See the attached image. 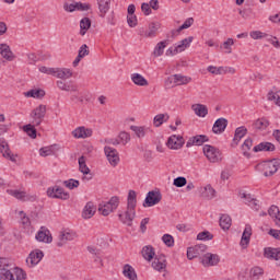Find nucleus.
Instances as JSON below:
<instances>
[{
	"label": "nucleus",
	"instance_id": "nucleus-32",
	"mask_svg": "<svg viewBox=\"0 0 280 280\" xmlns=\"http://www.w3.org/2000/svg\"><path fill=\"white\" fill-rule=\"evenodd\" d=\"M233 220L229 214H222L219 220V224L223 231H229L231 229Z\"/></svg>",
	"mask_w": 280,
	"mask_h": 280
},
{
	"label": "nucleus",
	"instance_id": "nucleus-27",
	"mask_svg": "<svg viewBox=\"0 0 280 280\" xmlns=\"http://www.w3.org/2000/svg\"><path fill=\"white\" fill-rule=\"evenodd\" d=\"M170 45V39H165L163 42H159L153 50L154 58H159L163 56L165 48Z\"/></svg>",
	"mask_w": 280,
	"mask_h": 280
},
{
	"label": "nucleus",
	"instance_id": "nucleus-47",
	"mask_svg": "<svg viewBox=\"0 0 280 280\" xmlns=\"http://www.w3.org/2000/svg\"><path fill=\"white\" fill-rule=\"evenodd\" d=\"M207 71H209V73H212V75H222V73H226V68L209 66Z\"/></svg>",
	"mask_w": 280,
	"mask_h": 280
},
{
	"label": "nucleus",
	"instance_id": "nucleus-20",
	"mask_svg": "<svg viewBox=\"0 0 280 280\" xmlns=\"http://www.w3.org/2000/svg\"><path fill=\"white\" fill-rule=\"evenodd\" d=\"M72 136L74 137V139H88V137L93 136V129L78 127L72 131Z\"/></svg>",
	"mask_w": 280,
	"mask_h": 280
},
{
	"label": "nucleus",
	"instance_id": "nucleus-12",
	"mask_svg": "<svg viewBox=\"0 0 280 280\" xmlns=\"http://www.w3.org/2000/svg\"><path fill=\"white\" fill-rule=\"evenodd\" d=\"M166 145L170 150H180L185 145V139L183 136L173 135L168 138Z\"/></svg>",
	"mask_w": 280,
	"mask_h": 280
},
{
	"label": "nucleus",
	"instance_id": "nucleus-46",
	"mask_svg": "<svg viewBox=\"0 0 280 280\" xmlns=\"http://www.w3.org/2000/svg\"><path fill=\"white\" fill-rule=\"evenodd\" d=\"M130 130L135 132V135L138 137V139H143L145 137V127H139V126H130Z\"/></svg>",
	"mask_w": 280,
	"mask_h": 280
},
{
	"label": "nucleus",
	"instance_id": "nucleus-56",
	"mask_svg": "<svg viewBox=\"0 0 280 280\" xmlns=\"http://www.w3.org/2000/svg\"><path fill=\"white\" fill-rule=\"evenodd\" d=\"M192 25H194V18H188L183 23V25L179 26V31L189 30V27H191Z\"/></svg>",
	"mask_w": 280,
	"mask_h": 280
},
{
	"label": "nucleus",
	"instance_id": "nucleus-26",
	"mask_svg": "<svg viewBox=\"0 0 280 280\" xmlns=\"http://www.w3.org/2000/svg\"><path fill=\"white\" fill-rule=\"evenodd\" d=\"M143 259L147 261H152L156 257V252H154V247L152 245H147L141 250Z\"/></svg>",
	"mask_w": 280,
	"mask_h": 280
},
{
	"label": "nucleus",
	"instance_id": "nucleus-38",
	"mask_svg": "<svg viewBox=\"0 0 280 280\" xmlns=\"http://www.w3.org/2000/svg\"><path fill=\"white\" fill-rule=\"evenodd\" d=\"M270 126V120L266 119V117L258 118L254 124L253 127L256 130H266Z\"/></svg>",
	"mask_w": 280,
	"mask_h": 280
},
{
	"label": "nucleus",
	"instance_id": "nucleus-45",
	"mask_svg": "<svg viewBox=\"0 0 280 280\" xmlns=\"http://www.w3.org/2000/svg\"><path fill=\"white\" fill-rule=\"evenodd\" d=\"M12 271L15 275L16 280H25L27 279V272L23 270L21 267H12Z\"/></svg>",
	"mask_w": 280,
	"mask_h": 280
},
{
	"label": "nucleus",
	"instance_id": "nucleus-34",
	"mask_svg": "<svg viewBox=\"0 0 280 280\" xmlns=\"http://www.w3.org/2000/svg\"><path fill=\"white\" fill-rule=\"evenodd\" d=\"M91 30V19L83 18L80 21V36H86V32Z\"/></svg>",
	"mask_w": 280,
	"mask_h": 280
},
{
	"label": "nucleus",
	"instance_id": "nucleus-62",
	"mask_svg": "<svg viewBox=\"0 0 280 280\" xmlns=\"http://www.w3.org/2000/svg\"><path fill=\"white\" fill-rule=\"evenodd\" d=\"M20 215H21V221L23 226H30V224H32V222L30 221V218L27 217V214H25L24 211H20Z\"/></svg>",
	"mask_w": 280,
	"mask_h": 280
},
{
	"label": "nucleus",
	"instance_id": "nucleus-33",
	"mask_svg": "<svg viewBox=\"0 0 280 280\" xmlns=\"http://www.w3.org/2000/svg\"><path fill=\"white\" fill-rule=\"evenodd\" d=\"M55 78H60L61 80H68V78H71L73 75V72H71L69 69H60L55 68Z\"/></svg>",
	"mask_w": 280,
	"mask_h": 280
},
{
	"label": "nucleus",
	"instance_id": "nucleus-52",
	"mask_svg": "<svg viewBox=\"0 0 280 280\" xmlns=\"http://www.w3.org/2000/svg\"><path fill=\"white\" fill-rule=\"evenodd\" d=\"M173 185H174V187H178V188L185 187V185H187V178L183 177V176L176 177L173 180Z\"/></svg>",
	"mask_w": 280,
	"mask_h": 280
},
{
	"label": "nucleus",
	"instance_id": "nucleus-5",
	"mask_svg": "<svg viewBox=\"0 0 280 280\" xmlns=\"http://www.w3.org/2000/svg\"><path fill=\"white\" fill-rule=\"evenodd\" d=\"M47 196L49 198H55L58 200H69V198H71L69 192L65 191V188H62L60 186L49 187L47 189Z\"/></svg>",
	"mask_w": 280,
	"mask_h": 280
},
{
	"label": "nucleus",
	"instance_id": "nucleus-51",
	"mask_svg": "<svg viewBox=\"0 0 280 280\" xmlns=\"http://www.w3.org/2000/svg\"><path fill=\"white\" fill-rule=\"evenodd\" d=\"M162 242L165 244V246H167L168 248H172V246H174V236L170 234H164L162 236Z\"/></svg>",
	"mask_w": 280,
	"mask_h": 280
},
{
	"label": "nucleus",
	"instance_id": "nucleus-43",
	"mask_svg": "<svg viewBox=\"0 0 280 280\" xmlns=\"http://www.w3.org/2000/svg\"><path fill=\"white\" fill-rule=\"evenodd\" d=\"M168 119H170V115H167V114H158L153 118V124H154L155 128H160V126H163V122L167 121Z\"/></svg>",
	"mask_w": 280,
	"mask_h": 280
},
{
	"label": "nucleus",
	"instance_id": "nucleus-22",
	"mask_svg": "<svg viewBox=\"0 0 280 280\" xmlns=\"http://www.w3.org/2000/svg\"><path fill=\"white\" fill-rule=\"evenodd\" d=\"M277 147L272 142H260L253 148V152H275Z\"/></svg>",
	"mask_w": 280,
	"mask_h": 280
},
{
	"label": "nucleus",
	"instance_id": "nucleus-23",
	"mask_svg": "<svg viewBox=\"0 0 280 280\" xmlns=\"http://www.w3.org/2000/svg\"><path fill=\"white\" fill-rule=\"evenodd\" d=\"M264 257H266L267 259H275V261H279L280 247H278V248L266 247L264 249Z\"/></svg>",
	"mask_w": 280,
	"mask_h": 280
},
{
	"label": "nucleus",
	"instance_id": "nucleus-61",
	"mask_svg": "<svg viewBox=\"0 0 280 280\" xmlns=\"http://www.w3.org/2000/svg\"><path fill=\"white\" fill-rule=\"evenodd\" d=\"M196 257H199L198 253H196V249L194 247L187 248V259H196Z\"/></svg>",
	"mask_w": 280,
	"mask_h": 280
},
{
	"label": "nucleus",
	"instance_id": "nucleus-29",
	"mask_svg": "<svg viewBox=\"0 0 280 280\" xmlns=\"http://www.w3.org/2000/svg\"><path fill=\"white\" fill-rule=\"evenodd\" d=\"M35 238L37 240V242H44L45 244H51L54 237H51V234L49 233V231H39Z\"/></svg>",
	"mask_w": 280,
	"mask_h": 280
},
{
	"label": "nucleus",
	"instance_id": "nucleus-55",
	"mask_svg": "<svg viewBox=\"0 0 280 280\" xmlns=\"http://www.w3.org/2000/svg\"><path fill=\"white\" fill-rule=\"evenodd\" d=\"M249 244H250V235L242 234V238H241L242 248H248Z\"/></svg>",
	"mask_w": 280,
	"mask_h": 280
},
{
	"label": "nucleus",
	"instance_id": "nucleus-59",
	"mask_svg": "<svg viewBox=\"0 0 280 280\" xmlns=\"http://www.w3.org/2000/svg\"><path fill=\"white\" fill-rule=\"evenodd\" d=\"M127 23L129 27H137V24H138L137 15H127Z\"/></svg>",
	"mask_w": 280,
	"mask_h": 280
},
{
	"label": "nucleus",
	"instance_id": "nucleus-17",
	"mask_svg": "<svg viewBox=\"0 0 280 280\" xmlns=\"http://www.w3.org/2000/svg\"><path fill=\"white\" fill-rule=\"evenodd\" d=\"M57 86L60 91H66L67 93H77L78 85L73 84V81H57Z\"/></svg>",
	"mask_w": 280,
	"mask_h": 280
},
{
	"label": "nucleus",
	"instance_id": "nucleus-44",
	"mask_svg": "<svg viewBox=\"0 0 280 280\" xmlns=\"http://www.w3.org/2000/svg\"><path fill=\"white\" fill-rule=\"evenodd\" d=\"M34 126L36 125L28 124L23 126L24 132H26V135L31 137V139H36L37 131H36V127Z\"/></svg>",
	"mask_w": 280,
	"mask_h": 280
},
{
	"label": "nucleus",
	"instance_id": "nucleus-50",
	"mask_svg": "<svg viewBox=\"0 0 280 280\" xmlns=\"http://www.w3.org/2000/svg\"><path fill=\"white\" fill-rule=\"evenodd\" d=\"M197 240L203 241V242H209V240H213V234H211V232H209V231H203L197 235Z\"/></svg>",
	"mask_w": 280,
	"mask_h": 280
},
{
	"label": "nucleus",
	"instance_id": "nucleus-31",
	"mask_svg": "<svg viewBox=\"0 0 280 280\" xmlns=\"http://www.w3.org/2000/svg\"><path fill=\"white\" fill-rule=\"evenodd\" d=\"M122 275L129 280H137V271H135V268L130 266L129 264L124 266Z\"/></svg>",
	"mask_w": 280,
	"mask_h": 280
},
{
	"label": "nucleus",
	"instance_id": "nucleus-39",
	"mask_svg": "<svg viewBox=\"0 0 280 280\" xmlns=\"http://www.w3.org/2000/svg\"><path fill=\"white\" fill-rule=\"evenodd\" d=\"M131 80L137 86H148V80L140 73H133Z\"/></svg>",
	"mask_w": 280,
	"mask_h": 280
},
{
	"label": "nucleus",
	"instance_id": "nucleus-37",
	"mask_svg": "<svg viewBox=\"0 0 280 280\" xmlns=\"http://www.w3.org/2000/svg\"><path fill=\"white\" fill-rule=\"evenodd\" d=\"M0 280H16L14 278V272H12V265L10 267L1 269Z\"/></svg>",
	"mask_w": 280,
	"mask_h": 280
},
{
	"label": "nucleus",
	"instance_id": "nucleus-8",
	"mask_svg": "<svg viewBox=\"0 0 280 280\" xmlns=\"http://www.w3.org/2000/svg\"><path fill=\"white\" fill-rule=\"evenodd\" d=\"M7 194H9V196H12L13 198H16V200H21L22 202H34V200H36V196L27 195L25 190L7 189Z\"/></svg>",
	"mask_w": 280,
	"mask_h": 280
},
{
	"label": "nucleus",
	"instance_id": "nucleus-2",
	"mask_svg": "<svg viewBox=\"0 0 280 280\" xmlns=\"http://www.w3.org/2000/svg\"><path fill=\"white\" fill-rule=\"evenodd\" d=\"M264 172V176L268 178V176H275L277 172H279L280 167V159L267 160L258 164Z\"/></svg>",
	"mask_w": 280,
	"mask_h": 280
},
{
	"label": "nucleus",
	"instance_id": "nucleus-15",
	"mask_svg": "<svg viewBox=\"0 0 280 280\" xmlns=\"http://www.w3.org/2000/svg\"><path fill=\"white\" fill-rule=\"evenodd\" d=\"M248 135V129L244 126L237 127L234 132V138L232 140V148H237L240 145V141L244 139Z\"/></svg>",
	"mask_w": 280,
	"mask_h": 280
},
{
	"label": "nucleus",
	"instance_id": "nucleus-63",
	"mask_svg": "<svg viewBox=\"0 0 280 280\" xmlns=\"http://www.w3.org/2000/svg\"><path fill=\"white\" fill-rule=\"evenodd\" d=\"M234 44L235 42L233 40V38H228V40L223 43V47L226 49V54H232L231 46Z\"/></svg>",
	"mask_w": 280,
	"mask_h": 280
},
{
	"label": "nucleus",
	"instance_id": "nucleus-14",
	"mask_svg": "<svg viewBox=\"0 0 280 280\" xmlns=\"http://www.w3.org/2000/svg\"><path fill=\"white\" fill-rule=\"evenodd\" d=\"M0 152L4 159H8L13 163L16 162V158L14 156V154H12V151H10V145L8 144V141L2 138H0Z\"/></svg>",
	"mask_w": 280,
	"mask_h": 280
},
{
	"label": "nucleus",
	"instance_id": "nucleus-57",
	"mask_svg": "<svg viewBox=\"0 0 280 280\" xmlns=\"http://www.w3.org/2000/svg\"><path fill=\"white\" fill-rule=\"evenodd\" d=\"M88 10H91V4L77 2V11L78 12H88Z\"/></svg>",
	"mask_w": 280,
	"mask_h": 280
},
{
	"label": "nucleus",
	"instance_id": "nucleus-54",
	"mask_svg": "<svg viewBox=\"0 0 280 280\" xmlns=\"http://www.w3.org/2000/svg\"><path fill=\"white\" fill-rule=\"evenodd\" d=\"M91 51L89 50V46L86 44H83L79 49V58H85V56H89Z\"/></svg>",
	"mask_w": 280,
	"mask_h": 280
},
{
	"label": "nucleus",
	"instance_id": "nucleus-11",
	"mask_svg": "<svg viewBox=\"0 0 280 280\" xmlns=\"http://www.w3.org/2000/svg\"><path fill=\"white\" fill-rule=\"evenodd\" d=\"M152 268L158 272H163L167 268V258L165 254H158L153 257Z\"/></svg>",
	"mask_w": 280,
	"mask_h": 280
},
{
	"label": "nucleus",
	"instance_id": "nucleus-60",
	"mask_svg": "<svg viewBox=\"0 0 280 280\" xmlns=\"http://www.w3.org/2000/svg\"><path fill=\"white\" fill-rule=\"evenodd\" d=\"M264 32L261 31H253L249 33L250 38H253L254 40H259L261 38H264Z\"/></svg>",
	"mask_w": 280,
	"mask_h": 280
},
{
	"label": "nucleus",
	"instance_id": "nucleus-58",
	"mask_svg": "<svg viewBox=\"0 0 280 280\" xmlns=\"http://www.w3.org/2000/svg\"><path fill=\"white\" fill-rule=\"evenodd\" d=\"M63 10L66 12H75V10H77V2H72V3L65 2L63 3Z\"/></svg>",
	"mask_w": 280,
	"mask_h": 280
},
{
	"label": "nucleus",
	"instance_id": "nucleus-30",
	"mask_svg": "<svg viewBox=\"0 0 280 280\" xmlns=\"http://www.w3.org/2000/svg\"><path fill=\"white\" fill-rule=\"evenodd\" d=\"M192 110L197 117H207V115H209V108H207V105L203 104L192 105Z\"/></svg>",
	"mask_w": 280,
	"mask_h": 280
},
{
	"label": "nucleus",
	"instance_id": "nucleus-48",
	"mask_svg": "<svg viewBox=\"0 0 280 280\" xmlns=\"http://www.w3.org/2000/svg\"><path fill=\"white\" fill-rule=\"evenodd\" d=\"M63 185L67 187V189H78V187H80V180L70 178L65 180Z\"/></svg>",
	"mask_w": 280,
	"mask_h": 280
},
{
	"label": "nucleus",
	"instance_id": "nucleus-4",
	"mask_svg": "<svg viewBox=\"0 0 280 280\" xmlns=\"http://www.w3.org/2000/svg\"><path fill=\"white\" fill-rule=\"evenodd\" d=\"M117 207H119V198L117 196H113L109 201L105 203H101L98 206V211H101L102 215H110L113 211L117 210Z\"/></svg>",
	"mask_w": 280,
	"mask_h": 280
},
{
	"label": "nucleus",
	"instance_id": "nucleus-28",
	"mask_svg": "<svg viewBox=\"0 0 280 280\" xmlns=\"http://www.w3.org/2000/svg\"><path fill=\"white\" fill-rule=\"evenodd\" d=\"M250 148H253V138H247L241 145V150L245 159H250Z\"/></svg>",
	"mask_w": 280,
	"mask_h": 280
},
{
	"label": "nucleus",
	"instance_id": "nucleus-19",
	"mask_svg": "<svg viewBox=\"0 0 280 280\" xmlns=\"http://www.w3.org/2000/svg\"><path fill=\"white\" fill-rule=\"evenodd\" d=\"M209 141V137L206 135H197L195 137H190L186 142V148H191V145H202Z\"/></svg>",
	"mask_w": 280,
	"mask_h": 280
},
{
	"label": "nucleus",
	"instance_id": "nucleus-7",
	"mask_svg": "<svg viewBox=\"0 0 280 280\" xmlns=\"http://www.w3.org/2000/svg\"><path fill=\"white\" fill-rule=\"evenodd\" d=\"M161 200H163L161 190H151L147 194V197L143 201V207H154L155 205H159Z\"/></svg>",
	"mask_w": 280,
	"mask_h": 280
},
{
	"label": "nucleus",
	"instance_id": "nucleus-18",
	"mask_svg": "<svg viewBox=\"0 0 280 280\" xmlns=\"http://www.w3.org/2000/svg\"><path fill=\"white\" fill-rule=\"evenodd\" d=\"M226 126H229V120L226 118H219L213 124L212 132L214 135H222L226 130Z\"/></svg>",
	"mask_w": 280,
	"mask_h": 280
},
{
	"label": "nucleus",
	"instance_id": "nucleus-53",
	"mask_svg": "<svg viewBox=\"0 0 280 280\" xmlns=\"http://www.w3.org/2000/svg\"><path fill=\"white\" fill-rule=\"evenodd\" d=\"M39 154L42 156H51L54 155V147H43L39 149Z\"/></svg>",
	"mask_w": 280,
	"mask_h": 280
},
{
	"label": "nucleus",
	"instance_id": "nucleus-16",
	"mask_svg": "<svg viewBox=\"0 0 280 280\" xmlns=\"http://www.w3.org/2000/svg\"><path fill=\"white\" fill-rule=\"evenodd\" d=\"M73 240H75V233L65 230L59 234V242L57 243V246L62 248L67 242H73Z\"/></svg>",
	"mask_w": 280,
	"mask_h": 280
},
{
	"label": "nucleus",
	"instance_id": "nucleus-25",
	"mask_svg": "<svg viewBox=\"0 0 280 280\" xmlns=\"http://www.w3.org/2000/svg\"><path fill=\"white\" fill-rule=\"evenodd\" d=\"M95 211H97V209L95 208V205L89 201L82 211V218H84V220H91V218L95 215Z\"/></svg>",
	"mask_w": 280,
	"mask_h": 280
},
{
	"label": "nucleus",
	"instance_id": "nucleus-40",
	"mask_svg": "<svg viewBox=\"0 0 280 280\" xmlns=\"http://www.w3.org/2000/svg\"><path fill=\"white\" fill-rule=\"evenodd\" d=\"M96 1H97L98 10L102 16H105L106 12L110 10V0H96Z\"/></svg>",
	"mask_w": 280,
	"mask_h": 280
},
{
	"label": "nucleus",
	"instance_id": "nucleus-21",
	"mask_svg": "<svg viewBox=\"0 0 280 280\" xmlns=\"http://www.w3.org/2000/svg\"><path fill=\"white\" fill-rule=\"evenodd\" d=\"M0 55L2 58H4V60H8L9 62H12V60L16 58L8 44H0Z\"/></svg>",
	"mask_w": 280,
	"mask_h": 280
},
{
	"label": "nucleus",
	"instance_id": "nucleus-24",
	"mask_svg": "<svg viewBox=\"0 0 280 280\" xmlns=\"http://www.w3.org/2000/svg\"><path fill=\"white\" fill-rule=\"evenodd\" d=\"M159 30H161V23L151 22L145 32V38H154L156 34H159Z\"/></svg>",
	"mask_w": 280,
	"mask_h": 280
},
{
	"label": "nucleus",
	"instance_id": "nucleus-36",
	"mask_svg": "<svg viewBox=\"0 0 280 280\" xmlns=\"http://www.w3.org/2000/svg\"><path fill=\"white\" fill-rule=\"evenodd\" d=\"M79 172L83 174L84 176H88V174H91V168L86 165V158L84 155H81L79 158Z\"/></svg>",
	"mask_w": 280,
	"mask_h": 280
},
{
	"label": "nucleus",
	"instance_id": "nucleus-35",
	"mask_svg": "<svg viewBox=\"0 0 280 280\" xmlns=\"http://www.w3.org/2000/svg\"><path fill=\"white\" fill-rule=\"evenodd\" d=\"M201 198H206L207 200H212L215 198V189L211 185H207L202 188Z\"/></svg>",
	"mask_w": 280,
	"mask_h": 280
},
{
	"label": "nucleus",
	"instance_id": "nucleus-9",
	"mask_svg": "<svg viewBox=\"0 0 280 280\" xmlns=\"http://www.w3.org/2000/svg\"><path fill=\"white\" fill-rule=\"evenodd\" d=\"M104 153L112 167H117V165H119V152L117 149L113 147H105Z\"/></svg>",
	"mask_w": 280,
	"mask_h": 280
},
{
	"label": "nucleus",
	"instance_id": "nucleus-10",
	"mask_svg": "<svg viewBox=\"0 0 280 280\" xmlns=\"http://www.w3.org/2000/svg\"><path fill=\"white\" fill-rule=\"evenodd\" d=\"M45 257V253L40 249H35L30 253L28 257L26 258V264L28 268H34V266H38L42 259Z\"/></svg>",
	"mask_w": 280,
	"mask_h": 280
},
{
	"label": "nucleus",
	"instance_id": "nucleus-1",
	"mask_svg": "<svg viewBox=\"0 0 280 280\" xmlns=\"http://www.w3.org/2000/svg\"><path fill=\"white\" fill-rule=\"evenodd\" d=\"M135 209H137V191L129 190L127 197V210L125 212V215L122 213L118 214V218L120 222H122V224H126L127 226H132V220H135L137 215Z\"/></svg>",
	"mask_w": 280,
	"mask_h": 280
},
{
	"label": "nucleus",
	"instance_id": "nucleus-13",
	"mask_svg": "<svg viewBox=\"0 0 280 280\" xmlns=\"http://www.w3.org/2000/svg\"><path fill=\"white\" fill-rule=\"evenodd\" d=\"M201 264L206 268H209L211 266H218V264H220V256L218 254L207 253L201 258Z\"/></svg>",
	"mask_w": 280,
	"mask_h": 280
},
{
	"label": "nucleus",
	"instance_id": "nucleus-3",
	"mask_svg": "<svg viewBox=\"0 0 280 280\" xmlns=\"http://www.w3.org/2000/svg\"><path fill=\"white\" fill-rule=\"evenodd\" d=\"M203 154L210 163H220L222 161V152L211 144L203 145Z\"/></svg>",
	"mask_w": 280,
	"mask_h": 280
},
{
	"label": "nucleus",
	"instance_id": "nucleus-42",
	"mask_svg": "<svg viewBox=\"0 0 280 280\" xmlns=\"http://www.w3.org/2000/svg\"><path fill=\"white\" fill-rule=\"evenodd\" d=\"M173 79H174V83L177 84L178 86L183 84H189V82H191V77H185L183 74H174Z\"/></svg>",
	"mask_w": 280,
	"mask_h": 280
},
{
	"label": "nucleus",
	"instance_id": "nucleus-6",
	"mask_svg": "<svg viewBox=\"0 0 280 280\" xmlns=\"http://www.w3.org/2000/svg\"><path fill=\"white\" fill-rule=\"evenodd\" d=\"M45 115H47V106L46 105H39L35 109H33L31 113V117L33 119V125L40 126V124H43V120L45 119Z\"/></svg>",
	"mask_w": 280,
	"mask_h": 280
},
{
	"label": "nucleus",
	"instance_id": "nucleus-64",
	"mask_svg": "<svg viewBox=\"0 0 280 280\" xmlns=\"http://www.w3.org/2000/svg\"><path fill=\"white\" fill-rule=\"evenodd\" d=\"M194 249L200 256V255H202V253H205L207 250V245H205V244L195 245Z\"/></svg>",
	"mask_w": 280,
	"mask_h": 280
},
{
	"label": "nucleus",
	"instance_id": "nucleus-41",
	"mask_svg": "<svg viewBox=\"0 0 280 280\" xmlns=\"http://www.w3.org/2000/svg\"><path fill=\"white\" fill-rule=\"evenodd\" d=\"M25 97H34L35 100H42L45 95V90L35 89L24 93Z\"/></svg>",
	"mask_w": 280,
	"mask_h": 280
},
{
	"label": "nucleus",
	"instance_id": "nucleus-49",
	"mask_svg": "<svg viewBox=\"0 0 280 280\" xmlns=\"http://www.w3.org/2000/svg\"><path fill=\"white\" fill-rule=\"evenodd\" d=\"M249 273L253 279H259L264 276V269L261 267H254L250 269Z\"/></svg>",
	"mask_w": 280,
	"mask_h": 280
}]
</instances>
